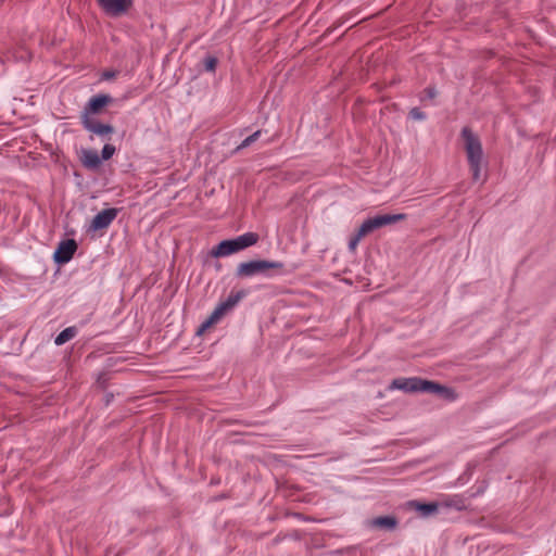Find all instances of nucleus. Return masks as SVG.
Instances as JSON below:
<instances>
[{"label":"nucleus","mask_w":556,"mask_h":556,"mask_svg":"<svg viewBox=\"0 0 556 556\" xmlns=\"http://www.w3.org/2000/svg\"><path fill=\"white\" fill-rule=\"evenodd\" d=\"M216 63H217V61H216V59H215V58H207V59L205 60V68H206L207 71H211V72H212V71H214V70H215V67H216Z\"/></svg>","instance_id":"412c9836"},{"label":"nucleus","mask_w":556,"mask_h":556,"mask_svg":"<svg viewBox=\"0 0 556 556\" xmlns=\"http://www.w3.org/2000/svg\"><path fill=\"white\" fill-rule=\"evenodd\" d=\"M426 393H433L439 395L441 399L447 400V401H454L456 399V393L453 389L447 388L445 386L439 384L433 381H429L426 384Z\"/></svg>","instance_id":"f8f14e48"},{"label":"nucleus","mask_w":556,"mask_h":556,"mask_svg":"<svg viewBox=\"0 0 556 556\" xmlns=\"http://www.w3.org/2000/svg\"><path fill=\"white\" fill-rule=\"evenodd\" d=\"M413 506L425 517L430 516L438 510V504L435 503L420 504L415 502L413 503Z\"/></svg>","instance_id":"2eb2a0df"},{"label":"nucleus","mask_w":556,"mask_h":556,"mask_svg":"<svg viewBox=\"0 0 556 556\" xmlns=\"http://www.w3.org/2000/svg\"><path fill=\"white\" fill-rule=\"evenodd\" d=\"M261 136V130H257L255 132H253L251 136L247 137L242 143L239 146V148H247L249 147L251 143H253L254 141H256Z\"/></svg>","instance_id":"a211bd4d"},{"label":"nucleus","mask_w":556,"mask_h":556,"mask_svg":"<svg viewBox=\"0 0 556 556\" xmlns=\"http://www.w3.org/2000/svg\"><path fill=\"white\" fill-rule=\"evenodd\" d=\"M76 250H77V244H76L75 240H73V239L63 240L60 242L56 250L54 251L53 260L58 264H66L73 258Z\"/></svg>","instance_id":"0eeeda50"},{"label":"nucleus","mask_w":556,"mask_h":556,"mask_svg":"<svg viewBox=\"0 0 556 556\" xmlns=\"http://www.w3.org/2000/svg\"><path fill=\"white\" fill-rule=\"evenodd\" d=\"M462 138L464 140V148L472 173V179L478 181L481 178V165L483 160L481 141L469 127H464L462 129Z\"/></svg>","instance_id":"f257e3e1"},{"label":"nucleus","mask_w":556,"mask_h":556,"mask_svg":"<svg viewBox=\"0 0 556 556\" xmlns=\"http://www.w3.org/2000/svg\"><path fill=\"white\" fill-rule=\"evenodd\" d=\"M374 523L376 526H379V527H384V528H389V529H392L395 527L396 525V521L394 518L392 517H380V518H377Z\"/></svg>","instance_id":"dca6fc26"},{"label":"nucleus","mask_w":556,"mask_h":556,"mask_svg":"<svg viewBox=\"0 0 556 556\" xmlns=\"http://www.w3.org/2000/svg\"><path fill=\"white\" fill-rule=\"evenodd\" d=\"M111 97L110 96H106V94H99V96H96V97H92L84 112H83V115H88L89 117H91L92 114H97L98 112H100L101 109H103L106 104H109L111 102Z\"/></svg>","instance_id":"9b49d317"},{"label":"nucleus","mask_w":556,"mask_h":556,"mask_svg":"<svg viewBox=\"0 0 556 556\" xmlns=\"http://www.w3.org/2000/svg\"><path fill=\"white\" fill-rule=\"evenodd\" d=\"M409 115L412 118L417 119V121H422L426 118V115L417 108L413 109L409 112Z\"/></svg>","instance_id":"aec40b11"},{"label":"nucleus","mask_w":556,"mask_h":556,"mask_svg":"<svg viewBox=\"0 0 556 556\" xmlns=\"http://www.w3.org/2000/svg\"><path fill=\"white\" fill-rule=\"evenodd\" d=\"M101 162L96 150L85 149L81 151V163L85 167L96 169L100 166Z\"/></svg>","instance_id":"ddd939ff"},{"label":"nucleus","mask_w":556,"mask_h":556,"mask_svg":"<svg viewBox=\"0 0 556 556\" xmlns=\"http://www.w3.org/2000/svg\"><path fill=\"white\" fill-rule=\"evenodd\" d=\"M114 77H115V72L108 71V72H104L102 74V79H104V80H109V79H112Z\"/></svg>","instance_id":"4be33fe9"},{"label":"nucleus","mask_w":556,"mask_h":556,"mask_svg":"<svg viewBox=\"0 0 556 556\" xmlns=\"http://www.w3.org/2000/svg\"><path fill=\"white\" fill-rule=\"evenodd\" d=\"M283 263L256 260L245 263H241L237 267V276L239 277H252L257 274H266L269 269H282Z\"/></svg>","instance_id":"20e7f679"},{"label":"nucleus","mask_w":556,"mask_h":556,"mask_svg":"<svg viewBox=\"0 0 556 556\" xmlns=\"http://www.w3.org/2000/svg\"><path fill=\"white\" fill-rule=\"evenodd\" d=\"M76 329L74 327H68L62 330L54 339V343L56 345H63L67 341L72 340L76 336Z\"/></svg>","instance_id":"4468645a"},{"label":"nucleus","mask_w":556,"mask_h":556,"mask_svg":"<svg viewBox=\"0 0 556 556\" xmlns=\"http://www.w3.org/2000/svg\"><path fill=\"white\" fill-rule=\"evenodd\" d=\"M102 10L111 16H119L132 5V0H98Z\"/></svg>","instance_id":"6e6552de"},{"label":"nucleus","mask_w":556,"mask_h":556,"mask_svg":"<svg viewBox=\"0 0 556 556\" xmlns=\"http://www.w3.org/2000/svg\"><path fill=\"white\" fill-rule=\"evenodd\" d=\"M247 295V292L243 290L240 291H231L228 298L222 301L208 316V318L202 323L198 330V334H202L205 332L211 326L218 323L228 312H230L241 299Z\"/></svg>","instance_id":"7ed1b4c3"},{"label":"nucleus","mask_w":556,"mask_h":556,"mask_svg":"<svg viewBox=\"0 0 556 556\" xmlns=\"http://www.w3.org/2000/svg\"><path fill=\"white\" fill-rule=\"evenodd\" d=\"M116 152V149L112 144H104L102 151H101V161H108L110 160Z\"/></svg>","instance_id":"f3484780"},{"label":"nucleus","mask_w":556,"mask_h":556,"mask_svg":"<svg viewBox=\"0 0 556 556\" xmlns=\"http://www.w3.org/2000/svg\"><path fill=\"white\" fill-rule=\"evenodd\" d=\"M257 240L258 236L256 233L245 232L235 239L219 242L215 248H213L211 255L213 257H225L254 245Z\"/></svg>","instance_id":"f03ea898"},{"label":"nucleus","mask_w":556,"mask_h":556,"mask_svg":"<svg viewBox=\"0 0 556 556\" xmlns=\"http://www.w3.org/2000/svg\"><path fill=\"white\" fill-rule=\"evenodd\" d=\"M81 123L85 129L100 137H106L113 132L111 125L99 123L88 115H81Z\"/></svg>","instance_id":"9d476101"},{"label":"nucleus","mask_w":556,"mask_h":556,"mask_svg":"<svg viewBox=\"0 0 556 556\" xmlns=\"http://www.w3.org/2000/svg\"><path fill=\"white\" fill-rule=\"evenodd\" d=\"M117 208H106L99 212L91 220L90 229L93 231L108 228L116 218Z\"/></svg>","instance_id":"1a4fd4ad"},{"label":"nucleus","mask_w":556,"mask_h":556,"mask_svg":"<svg viewBox=\"0 0 556 556\" xmlns=\"http://www.w3.org/2000/svg\"><path fill=\"white\" fill-rule=\"evenodd\" d=\"M429 97L430 98H433L434 97V92L432 90H429Z\"/></svg>","instance_id":"5701e85b"},{"label":"nucleus","mask_w":556,"mask_h":556,"mask_svg":"<svg viewBox=\"0 0 556 556\" xmlns=\"http://www.w3.org/2000/svg\"><path fill=\"white\" fill-rule=\"evenodd\" d=\"M364 236H361V227L358 228L357 232L354 237H352L349 241V249L351 251H355L356 247L358 245L359 241L362 240Z\"/></svg>","instance_id":"6ab92c4d"},{"label":"nucleus","mask_w":556,"mask_h":556,"mask_svg":"<svg viewBox=\"0 0 556 556\" xmlns=\"http://www.w3.org/2000/svg\"><path fill=\"white\" fill-rule=\"evenodd\" d=\"M405 218V214H386L374 216L371 218L366 219L361 225V236H366L380 227L394 224Z\"/></svg>","instance_id":"39448f33"},{"label":"nucleus","mask_w":556,"mask_h":556,"mask_svg":"<svg viewBox=\"0 0 556 556\" xmlns=\"http://www.w3.org/2000/svg\"><path fill=\"white\" fill-rule=\"evenodd\" d=\"M428 380L421 378H397L394 379L390 389L402 390L405 392H425Z\"/></svg>","instance_id":"423d86ee"}]
</instances>
